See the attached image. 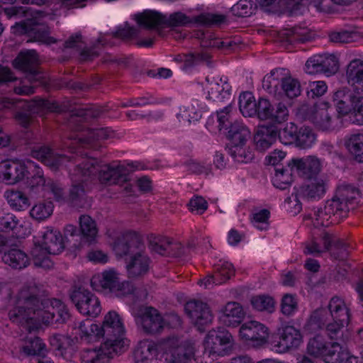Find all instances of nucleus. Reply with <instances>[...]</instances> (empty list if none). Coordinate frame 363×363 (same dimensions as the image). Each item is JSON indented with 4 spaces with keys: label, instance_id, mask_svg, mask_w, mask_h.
<instances>
[{
    "label": "nucleus",
    "instance_id": "obj_1",
    "mask_svg": "<svg viewBox=\"0 0 363 363\" xmlns=\"http://www.w3.org/2000/svg\"><path fill=\"white\" fill-rule=\"evenodd\" d=\"M40 289L33 281L24 284L18 291L14 307L10 310V320L24 325L30 332L38 329L41 324L64 323L69 318L65 305L59 299L40 300Z\"/></svg>",
    "mask_w": 363,
    "mask_h": 363
},
{
    "label": "nucleus",
    "instance_id": "obj_2",
    "mask_svg": "<svg viewBox=\"0 0 363 363\" xmlns=\"http://www.w3.org/2000/svg\"><path fill=\"white\" fill-rule=\"evenodd\" d=\"M96 175L101 184H111L125 181L126 172L117 163L102 164L93 158L85 159L70 172L72 184L68 201L73 206H82V203L85 200L87 182Z\"/></svg>",
    "mask_w": 363,
    "mask_h": 363
},
{
    "label": "nucleus",
    "instance_id": "obj_3",
    "mask_svg": "<svg viewBox=\"0 0 363 363\" xmlns=\"http://www.w3.org/2000/svg\"><path fill=\"white\" fill-rule=\"evenodd\" d=\"M61 233L51 227L45 228L40 239L37 240L31 250L34 264L40 267H49L51 262L48 255H57L64 249Z\"/></svg>",
    "mask_w": 363,
    "mask_h": 363
},
{
    "label": "nucleus",
    "instance_id": "obj_4",
    "mask_svg": "<svg viewBox=\"0 0 363 363\" xmlns=\"http://www.w3.org/2000/svg\"><path fill=\"white\" fill-rule=\"evenodd\" d=\"M91 286L96 291L112 294L118 297L133 291L132 284L128 281H121L119 274L113 269L94 274L91 279Z\"/></svg>",
    "mask_w": 363,
    "mask_h": 363
},
{
    "label": "nucleus",
    "instance_id": "obj_5",
    "mask_svg": "<svg viewBox=\"0 0 363 363\" xmlns=\"http://www.w3.org/2000/svg\"><path fill=\"white\" fill-rule=\"evenodd\" d=\"M303 253L306 255H311L320 256L321 254L328 252L332 246L338 252H333L331 255L337 259H344L347 256V252L344 244L333 233L325 231L319 237L312 238L303 243Z\"/></svg>",
    "mask_w": 363,
    "mask_h": 363
},
{
    "label": "nucleus",
    "instance_id": "obj_6",
    "mask_svg": "<svg viewBox=\"0 0 363 363\" xmlns=\"http://www.w3.org/2000/svg\"><path fill=\"white\" fill-rule=\"evenodd\" d=\"M135 20L138 25L147 28H152L158 26H184L192 22L189 16L180 11L167 16L152 10H146L135 15Z\"/></svg>",
    "mask_w": 363,
    "mask_h": 363
},
{
    "label": "nucleus",
    "instance_id": "obj_7",
    "mask_svg": "<svg viewBox=\"0 0 363 363\" xmlns=\"http://www.w3.org/2000/svg\"><path fill=\"white\" fill-rule=\"evenodd\" d=\"M100 327L105 340L104 343L122 350L124 345L123 337L125 328L120 315L114 311H109L105 315Z\"/></svg>",
    "mask_w": 363,
    "mask_h": 363
},
{
    "label": "nucleus",
    "instance_id": "obj_8",
    "mask_svg": "<svg viewBox=\"0 0 363 363\" xmlns=\"http://www.w3.org/2000/svg\"><path fill=\"white\" fill-rule=\"evenodd\" d=\"M69 298L77 311L86 315L96 317L101 311L99 298L84 287L74 288L69 294Z\"/></svg>",
    "mask_w": 363,
    "mask_h": 363
},
{
    "label": "nucleus",
    "instance_id": "obj_9",
    "mask_svg": "<svg viewBox=\"0 0 363 363\" xmlns=\"http://www.w3.org/2000/svg\"><path fill=\"white\" fill-rule=\"evenodd\" d=\"M339 59L333 54L315 55L306 62L305 70L307 73L324 74L329 77L335 74L339 69Z\"/></svg>",
    "mask_w": 363,
    "mask_h": 363
},
{
    "label": "nucleus",
    "instance_id": "obj_10",
    "mask_svg": "<svg viewBox=\"0 0 363 363\" xmlns=\"http://www.w3.org/2000/svg\"><path fill=\"white\" fill-rule=\"evenodd\" d=\"M167 345L165 363H189L194 355V347L189 341H181L173 337L167 340Z\"/></svg>",
    "mask_w": 363,
    "mask_h": 363
},
{
    "label": "nucleus",
    "instance_id": "obj_11",
    "mask_svg": "<svg viewBox=\"0 0 363 363\" xmlns=\"http://www.w3.org/2000/svg\"><path fill=\"white\" fill-rule=\"evenodd\" d=\"M13 66L26 72V80L30 84L42 82V74L38 70V56L33 50L21 51L13 61Z\"/></svg>",
    "mask_w": 363,
    "mask_h": 363
},
{
    "label": "nucleus",
    "instance_id": "obj_12",
    "mask_svg": "<svg viewBox=\"0 0 363 363\" xmlns=\"http://www.w3.org/2000/svg\"><path fill=\"white\" fill-rule=\"evenodd\" d=\"M269 82L277 86L281 82V86L285 94L290 99L295 98L301 94V86L299 82L292 78L288 69L277 68L272 70L269 76L264 78L263 83ZM265 86V84H264Z\"/></svg>",
    "mask_w": 363,
    "mask_h": 363
},
{
    "label": "nucleus",
    "instance_id": "obj_13",
    "mask_svg": "<svg viewBox=\"0 0 363 363\" xmlns=\"http://www.w3.org/2000/svg\"><path fill=\"white\" fill-rule=\"evenodd\" d=\"M184 310L191 323L201 330L203 327L208 325L213 320V315L208 304L199 300L188 301Z\"/></svg>",
    "mask_w": 363,
    "mask_h": 363
},
{
    "label": "nucleus",
    "instance_id": "obj_14",
    "mask_svg": "<svg viewBox=\"0 0 363 363\" xmlns=\"http://www.w3.org/2000/svg\"><path fill=\"white\" fill-rule=\"evenodd\" d=\"M135 322L147 334H157L164 328V322L159 311L152 307H145L135 316Z\"/></svg>",
    "mask_w": 363,
    "mask_h": 363
},
{
    "label": "nucleus",
    "instance_id": "obj_15",
    "mask_svg": "<svg viewBox=\"0 0 363 363\" xmlns=\"http://www.w3.org/2000/svg\"><path fill=\"white\" fill-rule=\"evenodd\" d=\"M121 352V349L103 342L99 347L83 350L82 363H111L114 355Z\"/></svg>",
    "mask_w": 363,
    "mask_h": 363
},
{
    "label": "nucleus",
    "instance_id": "obj_16",
    "mask_svg": "<svg viewBox=\"0 0 363 363\" xmlns=\"http://www.w3.org/2000/svg\"><path fill=\"white\" fill-rule=\"evenodd\" d=\"M256 115L261 120L270 119L281 123L287 119L289 111L282 103H279L274 108L268 99L260 98L257 102Z\"/></svg>",
    "mask_w": 363,
    "mask_h": 363
},
{
    "label": "nucleus",
    "instance_id": "obj_17",
    "mask_svg": "<svg viewBox=\"0 0 363 363\" xmlns=\"http://www.w3.org/2000/svg\"><path fill=\"white\" fill-rule=\"evenodd\" d=\"M279 340L274 343V347L279 352H286L296 349L303 342L302 335L298 329L293 325H284L279 329Z\"/></svg>",
    "mask_w": 363,
    "mask_h": 363
},
{
    "label": "nucleus",
    "instance_id": "obj_18",
    "mask_svg": "<svg viewBox=\"0 0 363 363\" xmlns=\"http://www.w3.org/2000/svg\"><path fill=\"white\" fill-rule=\"evenodd\" d=\"M232 335L223 328L210 330L206 337V347L210 353L219 356L225 354V350L231 344Z\"/></svg>",
    "mask_w": 363,
    "mask_h": 363
},
{
    "label": "nucleus",
    "instance_id": "obj_19",
    "mask_svg": "<svg viewBox=\"0 0 363 363\" xmlns=\"http://www.w3.org/2000/svg\"><path fill=\"white\" fill-rule=\"evenodd\" d=\"M112 135V131L107 128L89 130L85 138L77 135L70 138L72 141L68 146L72 149L79 145L96 150L101 147L100 141L108 139Z\"/></svg>",
    "mask_w": 363,
    "mask_h": 363
},
{
    "label": "nucleus",
    "instance_id": "obj_20",
    "mask_svg": "<svg viewBox=\"0 0 363 363\" xmlns=\"http://www.w3.org/2000/svg\"><path fill=\"white\" fill-rule=\"evenodd\" d=\"M288 165L291 166V170L295 169L300 176L307 179L318 178L317 175L321 171L320 160L313 156L292 159Z\"/></svg>",
    "mask_w": 363,
    "mask_h": 363
},
{
    "label": "nucleus",
    "instance_id": "obj_21",
    "mask_svg": "<svg viewBox=\"0 0 363 363\" xmlns=\"http://www.w3.org/2000/svg\"><path fill=\"white\" fill-rule=\"evenodd\" d=\"M30 113L19 112L16 114V118L18 122L24 128H27L32 121L30 113H40L44 111L50 112H60L58 104L55 101H49L45 99H38L30 102L28 105Z\"/></svg>",
    "mask_w": 363,
    "mask_h": 363
},
{
    "label": "nucleus",
    "instance_id": "obj_22",
    "mask_svg": "<svg viewBox=\"0 0 363 363\" xmlns=\"http://www.w3.org/2000/svg\"><path fill=\"white\" fill-rule=\"evenodd\" d=\"M240 337L256 345H262L267 341L268 328L255 320H251L242 324L239 330Z\"/></svg>",
    "mask_w": 363,
    "mask_h": 363
},
{
    "label": "nucleus",
    "instance_id": "obj_23",
    "mask_svg": "<svg viewBox=\"0 0 363 363\" xmlns=\"http://www.w3.org/2000/svg\"><path fill=\"white\" fill-rule=\"evenodd\" d=\"M116 252L122 255H134L135 252L145 250L144 243L141 238L134 232L123 233L115 245Z\"/></svg>",
    "mask_w": 363,
    "mask_h": 363
},
{
    "label": "nucleus",
    "instance_id": "obj_24",
    "mask_svg": "<svg viewBox=\"0 0 363 363\" xmlns=\"http://www.w3.org/2000/svg\"><path fill=\"white\" fill-rule=\"evenodd\" d=\"M203 91L206 99L221 101L225 98H230V85L225 81L215 77H207L203 84Z\"/></svg>",
    "mask_w": 363,
    "mask_h": 363
},
{
    "label": "nucleus",
    "instance_id": "obj_25",
    "mask_svg": "<svg viewBox=\"0 0 363 363\" xmlns=\"http://www.w3.org/2000/svg\"><path fill=\"white\" fill-rule=\"evenodd\" d=\"M325 103L315 105L310 117L312 123L322 130H330L335 128V119Z\"/></svg>",
    "mask_w": 363,
    "mask_h": 363
},
{
    "label": "nucleus",
    "instance_id": "obj_26",
    "mask_svg": "<svg viewBox=\"0 0 363 363\" xmlns=\"http://www.w3.org/2000/svg\"><path fill=\"white\" fill-rule=\"evenodd\" d=\"M26 167L16 162H2L0 163V180L7 184H13L22 180L25 177Z\"/></svg>",
    "mask_w": 363,
    "mask_h": 363
},
{
    "label": "nucleus",
    "instance_id": "obj_27",
    "mask_svg": "<svg viewBox=\"0 0 363 363\" xmlns=\"http://www.w3.org/2000/svg\"><path fill=\"white\" fill-rule=\"evenodd\" d=\"M150 259L145 250L137 251L130 255L127 264V271L130 277H138L145 274L150 268Z\"/></svg>",
    "mask_w": 363,
    "mask_h": 363
},
{
    "label": "nucleus",
    "instance_id": "obj_28",
    "mask_svg": "<svg viewBox=\"0 0 363 363\" xmlns=\"http://www.w3.org/2000/svg\"><path fill=\"white\" fill-rule=\"evenodd\" d=\"M328 187V180L323 177L309 179L308 184L302 186L300 189V195L303 199H320L325 194Z\"/></svg>",
    "mask_w": 363,
    "mask_h": 363
},
{
    "label": "nucleus",
    "instance_id": "obj_29",
    "mask_svg": "<svg viewBox=\"0 0 363 363\" xmlns=\"http://www.w3.org/2000/svg\"><path fill=\"white\" fill-rule=\"evenodd\" d=\"M150 246L153 252L162 255L180 256L184 253L181 243L173 242L172 239L166 237L155 238L150 241Z\"/></svg>",
    "mask_w": 363,
    "mask_h": 363
},
{
    "label": "nucleus",
    "instance_id": "obj_30",
    "mask_svg": "<svg viewBox=\"0 0 363 363\" xmlns=\"http://www.w3.org/2000/svg\"><path fill=\"white\" fill-rule=\"evenodd\" d=\"M32 156L40 160L45 165L57 169L68 161V157L54 152L46 146L36 147L32 150Z\"/></svg>",
    "mask_w": 363,
    "mask_h": 363
},
{
    "label": "nucleus",
    "instance_id": "obj_31",
    "mask_svg": "<svg viewBox=\"0 0 363 363\" xmlns=\"http://www.w3.org/2000/svg\"><path fill=\"white\" fill-rule=\"evenodd\" d=\"M346 79L357 93L363 94V60L354 59L347 66Z\"/></svg>",
    "mask_w": 363,
    "mask_h": 363
},
{
    "label": "nucleus",
    "instance_id": "obj_32",
    "mask_svg": "<svg viewBox=\"0 0 363 363\" xmlns=\"http://www.w3.org/2000/svg\"><path fill=\"white\" fill-rule=\"evenodd\" d=\"M245 312L242 306L238 302H228L222 310L220 321L226 326L236 327L242 320Z\"/></svg>",
    "mask_w": 363,
    "mask_h": 363
},
{
    "label": "nucleus",
    "instance_id": "obj_33",
    "mask_svg": "<svg viewBox=\"0 0 363 363\" xmlns=\"http://www.w3.org/2000/svg\"><path fill=\"white\" fill-rule=\"evenodd\" d=\"M356 96L347 88L337 90L333 95V101L337 113L341 116H346L351 113Z\"/></svg>",
    "mask_w": 363,
    "mask_h": 363
},
{
    "label": "nucleus",
    "instance_id": "obj_34",
    "mask_svg": "<svg viewBox=\"0 0 363 363\" xmlns=\"http://www.w3.org/2000/svg\"><path fill=\"white\" fill-rule=\"evenodd\" d=\"M335 196L336 199L346 203L350 208H353L359 202L360 192L354 185L342 183L337 186Z\"/></svg>",
    "mask_w": 363,
    "mask_h": 363
},
{
    "label": "nucleus",
    "instance_id": "obj_35",
    "mask_svg": "<svg viewBox=\"0 0 363 363\" xmlns=\"http://www.w3.org/2000/svg\"><path fill=\"white\" fill-rule=\"evenodd\" d=\"M203 108L198 101L193 100L183 105L179 108L177 117L180 122L191 123L198 121L202 116Z\"/></svg>",
    "mask_w": 363,
    "mask_h": 363
},
{
    "label": "nucleus",
    "instance_id": "obj_36",
    "mask_svg": "<svg viewBox=\"0 0 363 363\" xmlns=\"http://www.w3.org/2000/svg\"><path fill=\"white\" fill-rule=\"evenodd\" d=\"M85 45L86 43L83 40L82 35L79 33L72 35L65 42V48H75L77 50H82L80 56L82 60H91L99 55L97 52L91 49L85 48Z\"/></svg>",
    "mask_w": 363,
    "mask_h": 363
},
{
    "label": "nucleus",
    "instance_id": "obj_37",
    "mask_svg": "<svg viewBox=\"0 0 363 363\" xmlns=\"http://www.w3.org/2000/svg\"><path fill=\"white\" fill-rule=\"evenodd\" d=\"M277 138V131L273 127H261L255 135L256 147L264 151L273 144Z\"/></svg>",
    "mask_w": 363,
    "mask_h": 363
},
{
    "label": "nucleus",
    "instance_id": "obj_38",
    "mask_svg": "<svg viewBox=\"0 0 363 363\" xmlns=\"http://www.w3.org/2000/svg\"><path fill=\"white\" fill-rule=\"evenodd\" d=\"M157 346L151 342L140 345L134 353L135 363H158Z\"/></svg>",
    "mask_w": 363,
    "mask_h": 363
},
{
    "label": "nucleus",
    "instance_id": "obj_39",
    "mask_svg": "<svg viewBox=\"0 0 363 363\" xmlns=\"http://www.w3.org/2000/svg\"><path fill=\"white\" fill-rule=\"evenodd\" d=\"M328 309L333 320H338L343 323L350 322L349 308L342 298L333 297L328 303Z\"/></svg>",
    "mask_w": 363,
    "mask_h": 363
},
{
    "label": "nucleus",
    "instance_id": "obj_40",
    "mask_svg": "<svg viewBox=\"0 0 363 363\" xmlns=\"http://www.w3.org/2000/svg\"><path fill=\"white\" fill-rule=\"evenodd\" d=\"M345 146L354 156L356 160L363 162V133L356 132L345 138Z\"/></svg>",
    "mask_w": 363,
    "mask_h": 363
},
{
    "label": "nucleus",
    "instance_id": "obj_41",
    "mask_svg": "<svg viewBox=\"0 0 363 363\" xmlns=\"http://www.w3.org/2000/svg\"><path fill=\"white\" fill-rule=\"evenodd\" d=\"M2 259L5 264L17 269H23L29 264L28 255L17 248L11 249L5 252Z\"/></svg>",
    "mask_w": 363,
    "mask_h": 363
},
{
    "label": "nucleus",
    "instance_id": "obj_42",
    "mask_svg": "<svg viewBox=\"0 0 363 363\" xmlns=\"http://www.w3.org/2000/svg\"><path fill=\"white\" fill-rule=\"evenodd\" d=\"M325 206L326 207V211L330 213L333 221L336 222L337 224L347 216L351 209L350 206H347L346 203L336 199L335 195L331 199L326 201Z\"/></svg>",
    "mask_w": 363,
    "mask_h": 363
},
{
    "label": "nucleus",
    "instance_id": "obj_43",
    "mask_svg": "<svg viewBox=\"0 0 363 363\" xmlns=\"http://www.w3.org/2000/svg\"><path fill=\"white\" fill-rule=\"evenodd\" d=\"M78 329L81 339L86 342H95L103 337L100 325L93 323L90 320L79 323Z\"/></svg>",
    "mask_w": 363,
    "mask_h": 363
},
{
    "label": "nucleus",
    "instance_id": "obj_44",
    "mask_svg": "<svg viewBox=\"0 0 363 363\" xmlns=\"http://www.w3.org/2000/svg\"><path fill=\"white\" fill-rule=\"evenodd\" d=\"M228 129L227 137L231 141L232 145H245V143L250 138V130L240 122L235 121L230 123Z\"/></svg>",
    "mask_w": 363,
    "mask_h": 363
},
{
    "label": "nucleus",
    "instance_id": "obj_45",
    "mask_svg": "<svg viewBox=\"0 0 363 363\" xmlns=\"http://www.w3.org/2000/svg\"><path fill=\"white\" fill-rule=\"evenodd\" d=\"M79 222L83 237L89 242L94 241L99 232L96 221L88 215H82Z\"/></svg>",
    "mask_w": 363,
    "mask_h": 363
},
{
    "label": "nucleus",
    "instance_id": "obj_46",
    "mask_svg": "<svg viewBox=\"0 0 363 363\" xmlns=\"http://www.w3.org/2000/svg\"><path fill=\"white\" fill-rule=\"evenodd\" d=\"M257 103L250 91L243 92L239 96V108L242 114L245 117L256 116Z\"/></svg>",
    "mask_w": 363,
    "mask_h": 363
},
{
    "label": "nucleus",
    "instance_id": "obj_47",
    "mask_svg": "<svg viewBox=\"0 0 363 363\" xmlns=\"http://www.w3.org/2000/svg\"><path fill=\"white\" fill-rule=\"evenodd\" d=\"M323 357L326 363H342L347 359V352L339 343L333 342L330 347H327Z\"/></svg>",
    "mask_w": 363,
    "mask_h": 363
},
{
    "label": "nucleus",
    "instance_id": "obj_48",
    "mask_svg": "<svg viewBox=\"0 0 363 363\" xmlns=\"http://www.w3.org/2000/svg\"><path fill=\"white\" fill-rule=\"evenodd\" d=\"M54 205L51 201H42L35 204L30 211V216L38 221H43L52 214Z\"/></svg>",
    "mask_w": 363,
    "mask_h": 363
},
{
    "label": "nucleus",
    "instance_id": "obj_49",
    "mask_svg": "<svg viewBox=\"0 0 363 363\" xmlns=\"http://www.w3.org/2000/svg\"><path fill=\"white\" fill-rule=\"evenodd\" d=\"M285 40L289 43H305L309 40L311 36L306 28L294 27L284 30L281 33Z\"/></svg>",
    "mask_w": 363,
    "mask_h": 363
},
{
    "label": "nucleus",
    "instance_id": "obj_50",
    "mask_svg": "<svg viewBox=\"0 0 363 363\" xmlns=\"http://www.w3.org/2000/svg\"><path fill=\"white\" fill-rule=\"evenodd\" d=\"M289 167H290V170L284 168H275V174L273 177V184L275 187L280 189H285L291 183L293 180L292 172L294 171L295 169L291 170V166L289 165Z\"/></svg>",
    "mask_w": 363,
    "mask_h": 363
},
{
    "label": "nucleus",
    "instance_id": "obj_51",
    "mask_svg": "<svg viewBox=\"0 0 363 363\" xmlns=\"http://www.w3.org/2000/svg\"><path fill=\"white\" fill-rule=\"evenodd\" d=\"M326 207L320 208L311 214V219L315 228L328 227L330 225L337 224L333 221L330 213L326 211Z\"/></svg>",
    "mask_w": 363,
    "mask_h": 363
},
{
    "label": "nucleus",
    "instance_id": "obj_52",
    "mask_svg": "<svg viewBox=\"0 0 363 363\" xmlns=\"http://www.w3.org/2000/svg\"><path fill=\"white\" fill-rule=\"evenodd\" d=\"M45 350V343L38 337L28 340L21 349L26 355H44Z\"/></svg>",
    "mask_w": 363,
    "mask_h": 363
},
{
    "label": "nucleus",
    "instance_id": "obj_53",
    "mask_svg": "<svg viewBox=\"0 0 363 363\" xmlns=\"http://www.w3.org/2000/svg\"><path fill=\"white\" fill-rule=\"evenodd\" d=\"M7 201L9 205L17 211H22L29 206L28 199L21 191H10L7 192Z\"/></svg>",
    "mask_w": 363,
    "mask_h": 363
},
{
    "label": "nucleus",
    "instance_id": "obj_54",
    "mask_svg": "<svg viewBox=\"0 0 363 363\" xmlns=\"http://www.w3.org/2000/svg\"><path fill=\"white\" fill-rule=\"evenodd\" d=\"M214 273L217 279V284H221L234 275L235 270L231 263L224 262L215 265Z\"/></svg>",
    "mask_w": 363,
    "mask_h": 363
},
{
    "label": "nucleus",
    "instance_id": "obj_55",
    "mask_svg": "<svg viewBox=\"0 0 363 363\" xmlns=\"http://www.w3.org/2000/svg\"><path fill=\"white\" fill-rule=\"evenodd\" d=\"M43 191L45 194L52 195L56 201L61 202L65 199V192L62 184L51 179H47Z\"/></svg>",
    "mask_w": 363,
    "mask_h": 363
},
{
    "label": "nucleus",
    "instance_id": "obj_56",
    "mask_svg": "<svg viewBox=\"0 0 363 363\" xmlns=\"http://www.w3.org/2000/svg\"><path fill=\"white\" fill-rule=\"evenodd\" d=\"M245 145H232L229 149V153L238 162H249L253 159V153L249 149H246Z\"/></svg>",
    "mask_w": 363,
    "mask_h": 363
},
{
    "label": "nucleus",
    "instance_id": "obj_57",
    "mask_svg": "<svg viewBox=\"0 0 363 363\" xmlns=\"http://www.w3.org/2000/svg\"><path fill=\"white\" fill-rule=\"evenodd\" d=\"M253 308L259 311L272 313L274 310V301L269 296L260 295L251 298Z\"/></svg>",
    "mask_w": 363,
    "mask_h": 363
},
{
    "label": "nucleus",
    "instance_id": "obj_58",
    "mask_svg": "<svg viewBox=\"0 0 363 363\" xmlns=\"http://www.w3.org/2000/svg\"><path fill=\"white\" fill-rule=\"evenodd\" d=\"M327 345L323 336L320 335H315L311 338L307 346L308 354L314 357H319L323 355L324 352L327 351Z\"/></svg>",
    "mask_w": 363,
    "mask_h": 363
},
{
    "label": "nucleus",
    "instance_id": "obj_59",
    "mask_svg": "<svg viewBox=\"0 0 363 363\" xmlns=\"http://www.w3.org/2000/svg\"><path fill=\"white\" fill-rule=\"evenodd\" d=\"M315 135L309 127H302L297 133L296 144L302 148H308L315 143Z\"/></svg>",
    "mask_w": 363,
    "mask_h": 363
},
{
    "label": "nucleus",
    "instance_id": "obj_60",
    "mask_svg": "<svg viewBox=\"0 0 363 363\" xmlns=\"http://www.w3.org/2000/svg\"><path fill=\"white\" fill-rule=\"evenodd\" d=\"M255 9V6L250 0H240L231 8L233 13L239 17L250 16L253 13Z\"/></svg>",
    "mask_w": 363,
    "mask_h": 363
},
{
    "label": "nucleus",
    "instance_id": "obj_61",
    "mask_svg": "<svg viewBox=\"0 0 363 363\" xmlns=\"http://www.w3.org/2000/svg\"><path fill=\"white\" fill-rule=\"evenodd\" d=\"M325 323L322 318V311H314L307 320L304 329L306 332L313 334L323 329Z\"/></svg>",
    "mask_w": 363,
    "mask_h": 363
},
{
    "label": "nucleus",
    "instance_id": "obj_62",
    "mask_svg": "<svg viewBox=\"0 0 363 363\" xmlns=\"http://www.w3.org/2000/svg\"><path fill=\"white\" fill-rule=\"evenodd\" d=\"M23 225L18 218L12 213L0 214V231L16 230Z\"/></svg>",
    "mask_w": 363,
    "mask_h": 363
},
{
    "label": "nucleus",
    "instance_id": "obj_63",
    "mask_svg": "<svg viewBox=\"0 0 363 363\" xmlns=\"http://www.w3.org/2000/svg\"><path fill=\"white\" fill-rule=\"evenodd\" d=\"M298 308V302L296 296L286 294L284 295L281 303V310L284 315L289 316L293 315Z\"/></svg>",
    "mask_w": 363,
    "mask_h": 363
},
{
    "label": "nucleus",
    "instance_id": "obj_64",
    "mask_svg": "<svg viewBox=\"0 0 363 363\" xmlns=\"http://www.w3.org/2000/svg\"><path fill=\"white\" fill-rule=\"evenodd\" d=\"M269 211L262 209L252 214L251 222L253 225L260 230H266L269 228Z\"/></svg>",
    "mask_w": 363,
    "mask_h": 363
}]
</instances>
